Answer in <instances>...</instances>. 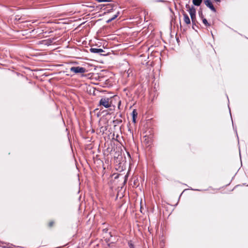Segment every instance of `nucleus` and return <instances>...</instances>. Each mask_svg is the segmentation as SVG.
I'll return each mask as SVG.
<instances>
[{
	"label": "nucleus",
	"mask_w": 248,
	"mask_h": 248,
	"mask_svg": "<svg viewBox=\"0 0 248 248\" xmlns=\"http://www.w3.org/2000/svg\"><path fill=\"white\" fill-rule=\"evenodd\" d=\"M54 222L53 221L50 222L49 223V225L50 227H52L53 226Z\"/></svg>",
	"instance_id": "nucleus-13"
},
{
	"label": "nucleus",
	"mask_w": 248,
	"mask_h": 248,
	"mask_svg": "<svg viewBox=\"0 0 248 248\" xmlns=\"http://www.w3.org/2000/svg\"><path fill=\"white\" fill-rule=\"evenodd\" d=\"M98 2H109L111 1V0H95Z\"/></svg>",
	"instance_id": "nucleus-11"
},
{
	"label": "nucleus",
	"mask_w": 248,
	"mask_h": 248,
	"mask_svg": "<svg viewBox=\"0 0 248 248\" xmlns=\"http://www.w3.org/2000/svg\"><path fill=\"white\" fill-rule=\"evenodd\" d=\"M201 17L202 19V22L204 24L205 26H206L207 27L210 26V24L208 22L206 19L204 18L202 16H201Z\"/></svg>",
	"instance_id": "nucleus-10"
},
{
	"label": "nucleus",
	"mask_w": 248,
	"mask_h": 248,
	"mask_svg": "<svg viewBox=\"0 0 248 248\" xmlns=\"http://www.w3.org/2000/svg\"><path fill=\"white\" fill-rule=\"evenodd\" d=\"M188 12L192 20V22L193 23L196 20V10L194 7H192L189 9Z\"/></svg>",
	"instance_id": "nucleus-3"
},
{
	"label": "nucleus",
	"mask_w": 248,
	"mask_h": 248,
	"mask_svg": "<svg viewBox=\"0 0 248 248\" xmlns=\"http://www.w3.org/2000/svg\"><path fill=\"white\" fill-rule=\"evenodd\" d=\"M70 71L75 73H84L86 71L85 68L79 66L71 67Z\"/></svg>",
	"instance_id": "nucleus-2"
},
{
	"label": "nucleus",
	"mask_w": 248,
	"mask_h": 248,
	"mask_svg": "<svg viewBox=\"0 0 248 248\" xmlns=\"http://www.w3.org/2000/svg\"><path fill=\"white\" fill-rule=\"evenodd\" d=\"M121 102L120 101L119 102V104H118V108H120V105H121Z\"/></svg>",
	"instance_id": "nucleus-15"
},
{
	"label": "nucleus",
	"mask_w": 248,
	"mask_h": 248,
	"mask_svg": "<svg viewBox=\"0 0 248 248\" xmlns=\"http://www.w3.org/2000/svg\"><path fill=\"white\" fill-rule=\"evenodd\" d=\"M90 50L92 53H101L104 52L103 49L101 48H91Z\"/></svg>",
	"instance_id": "nucleus-5"
},
{
	"label": "nucleus",
	"mask_w": 248,
	"mask_h": 248,
	"mask_svg": "<svg viewBox=\"0 0 248 248\" xmlns=\"http://www.w3.org/2000/svg\"><path fill=\"white\" fill-rule=\"evenodd\" d=\"M99 106H103L105 108H108L111 106L110 99L108 97L102 98L99 103Z\"/></svg>",
	"instance_id": "nucleus-1"
},
{
	"label": "nucleus",
	"mask_w": 248,
	"mask_h": 248,
	"mask_svg": "<svg viewBox=\"0 0 248 248\" xmlns=\"http://www.w3.org/2000/svg\"><path fill=\"white\" fill-rule=\"evenodd\" d=\"M103 232L104 237V238L106 237V239L108 238L109 236H110V237L112 236V234H111V232H108V230L107 229H104L103 230Z\"/></svg>",
	"instance_id": "nucleus-6"
},
{
	"label": "nucleus",
	"mask_w": 248,
	"mask_h": 248,
	"mask_svg": "<svg viewBox=\"0 0 248 248\" xmlns=\"http://www.w3.org/2000/svg\"><path fill=\"white\" fill-rule=\"evenodd\" d=\"M119 14V13L118 12L116 15H114L112 17L111 19L112 20L115 19L116 18H117Z\"/></svg>",
	"instance_id": "nucleus-12"
},
{
	"label": "nucleus",
	"mask_w": 248,
	"mask_h": 248,
	"mask_svg": "<svg viewBox=\"0 0 248 248\" xmlns=\"http://www.w3.org/2000/svg\"><path fill=\"white\" fill-rule=\"evenodd\" d=\"M56 248H61V247H57Z\"/></svg>",
	"instance_id": "nucleus-17"
},
{
	"label": "nucleus",
	"mask_w": 248,
	"mask_h": 248,
	"mask_svg": "<svg viewBox=\"0 0 248 248\" xmlns=\"http://www.w3.org/2000/svg\"><path fill=\"white\" fill-rule=\"evenodd\" d=\"M202 0H192V2L195 6H199L201 5Z\"/></svg>",
	"instance_id": "nucleus-9"
},
{
	"label": "nucleus",
	"mask_w": 248,
	"mask_h": 248,
	"mask_svg": "<svg viewBox=\"0 0 248 248\" xmlns=\"http://www.w3.org/2000/svg\"><path fill=\"white\" fill-rule=\"evenodd\" d=\"M2 248H6L5 246L3 247Z\"/></svg>",
	"instance_id": "nucleus-18"
},
{
	"label": "nucleus",
	"mask_w": 248,
	"mask_h": 248,
	"mask_svg": "<svg viewBox=\"0 0 248 248\" xmlns=\"http://www.w3.org/2000/svg\"><path fill=\"white\" fill-rule=\"evenodd\" d=\"M138 113L136 109H134L132 113V121L133 123H136V118L137 117Z\"/></svg>",
	"instance_id": "nucleus-8"
},
{
	"label": "nucleus",
	"mask_w": 248,
	"mask_h": 248,
	"mask_svg": "<svg viewBox=\"0 0 248 248\" xmlns=\"http://www.w3.org/2000/svg\"><path fill=\"white\" fill-rule=\"evenodd\" d=\"M183 16L184 22L186 24H189L190 23V20L188 15L186 14L185 13H184L183 14Z\"/></svg>",
	"instance_id": "nucleus-7"
},
{
	"label": "nucleus",
	"mask_w": 248,
	"mask_h": 248,
	"mask_svg": "<svg viewBox=\"0 0 248 248\" xmlns=\"http://www.w3.org/2000/svg\"><path fill=\"white\" fill-rule=\"evenodd\" d=\"M216 2H220L221 0H214Z\"/></svg>",
	"instance_id": "nucleus-16"
},
{
	"label": "nucleus",
	"mask_w": 248,
	"mask_h": 248,
	"mask_svg": "<svg viewBox=\"0 0 248 248\" xmlns=\"http://www.w3.org/2000/svg\"><path fill=\"white\" fill-rule=\"evenodd\" d=\"M204 3L205 5L209 7L212 11L215 12L216 11V9L212 4L211 0H205Z\"/></svg>",
	"instance_id": "nucleus-4"
},
{
	"label": "nucleus",
	"mask_w": 248,
	"mask_h": 248,
	"mask_svg": "<svg viewBox=\"0 0 248 248\" xmlns=\"http://www.w3.org/2000/svg\"><path fill=\"white\" fill-rule=\"evenodd\" d=\"M112 21V19L111 18L109 19L108 20L107 22V23H109V22H110Z\"/></svg>",
	"instance_id": "nucleus-14"
}]
</instances>
